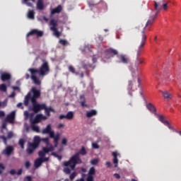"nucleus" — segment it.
Listing matches in <instances>:
<instances>
[{
	"mask_svg": "<svg viewBox=\"0 0 181 181\" xmlns=\"http://www.w3.org/2000/svg\"><path fill=\"white\" fill-rule=\"evenodd\" d=\"M28 71L30 73L31 76L29 75V74H25L26 80L31 78L33 83L35 84V86H40V84H42V81L39 77H37V74H38L40 77L47 76V74L50 73V66H49L48 62H44L39 69L30 68L28 69Z\"/></svg>",
	"mask_w": 181,
	"mask_h": 181,
	"instance_id": "nucleus-1",
	"label": "nucleus"
},
{
	"mask_svg": "<svg viewBox=\"0 0 181 181\" xmlns=\"http://www.w3.org/2000/svg\"><path fill=\"white\" fill-rule=\"evenodd\" d=\"M80 155H82L83 156L87 155V150H86V147L82 146L80 151L71 156L68 161H64L63 163L64 166H65L64 172L66 175H70V173H71V170H75L77 165L83 163V160L80 158Z\"/></svg>",
	"mask_w": 181,
	"mask_h": 181,
	"instance_id": "nucleus-2",
	"label": "nucleus"
},
{
	"mask_svg": "<svg viewBox=\"0 0 181 181\" xmlns=\"http://www.w3.org/2000/svg\"><path fill=\"white\" fill-rule=\"evenodd\" d=\"M156 17L150 16L148 20L147 21L144 30L141 32V42L140 43V50L142 49L143 46H145L146 43V33L151 30V26L153 25V22H155Z\"/></svg>",
	"mask_w": 181,
	"mask_h": 181,
	"instance_id": "nucleus-3",
	"label": "nucleus"
},
{
	"mask_svg": "<svg viewBox=\"0 0 181 181\" xmlns=\"http://www.w3.org/2000/svg\"><path fill=\"white\" fill-rule=\"evenodd\" d=\"M42 134L44 135L49 134V138L54 139V148H57L59 141H60V134H54V131L52 130V124H47V127L42 130Z\"/></svg>",
	"mask_w": 181,
	"mask_h": 181,
	"instance_id": "nucleus-4",
	"label": "nucleus"
},
{
	"mask_svg": "<svg viewBox=\"0 0 181 181\" xmlns=\"http://www.w3.org/2000/svg\"><path fill=\"white\" fill-rule=\"evenodd\" d=\"M40 145V136H35L33 139V142H28L26 152L28 155H32L35 150L37 149V147Z\"/></svg>",
	"mask_w": 181,
	"mask_h": 181,
	"instance_id": "nucleus-5",
	"label": "nucleus"
},
{
	"mask_svg": "<svg viewBox=\"0 0 181 181\" xmlns=\"http://www.w3.org/2000/svg\"><path fill=\"white\" fill-rule=\"evenodd\" d=\"M139 86H141V79H139V78H137L136 81H135V78L132 81H129L127 90L129 95H132V92L136 91Z\"/></svg>",
	"mask_w": 181,
	"mask_h": 181,
	"instance_id": "nucleus-6",
	"label": "nucleus"
},
{
	"mask_svg": "<svg viewBox=\"0 0 181 181\" xmlns=\"http://www.w3.org/2000/svg\"><path fill=\"white\" fill-rule=\"evenodd\" d=\"M140 47H141V45L139 46L138 49H136V58L135 61V66H136V70L137 71H139V66L145 63V60L144 59V58L139 57V56H141V54L144 50V46L141 47V49H140Z\"/></svg>",
	"mask_w": 181,
	"mask_h": 181,
	"instance_id": "nucleus-7",
	"label": "nucleus"
},
{
	"mask_svg": "<svg viewBox=\"0 0 181 181\" xmlns=\"http://www.w3.org/2000/svg\"><path fill=\"white\" fill-rule=\"evenodd\" d=\"M49 29L52 30V32L54 33V35L56 37H59L62 36V33L59 31V29H57V21L55 19H52L49 21Z\"/></svg>",
	"mask_w": 181,
	"mask_h": 181,
	"instance_id": "nucleus-8",
	"label": "nucleus"
},
{
	"mask_svg": "<svg viewBox=\"0 0 181 181\" xmlns=\"http://www.w3.org/2000/svg\"><path fill=\"white\" fill-rule=\"evenodd\" d=\"M154 115L155 117H156V118H158L160 122H162V124L165 125V127H168L169 129H173V127L172 126V124H170L169 121L166 120V117H165V116H163V115H159L158 113H154Z\"/></svg>",
	"mask_w": 181,
	"mask_h": 181,
	"instance_id": "nucleus-9",
	"label": "nucleus"
},
{
	"mask_svg": "<svg viewBox=\"0 0 181 181\" xmlns=\"http://www.w3.org/2000/svg\"><path fill=\"white\" fill-rule=\"evenodd\" d=\"M32 103V111L35 114H37V112H40V111L43 110L45 109V103H37V100Z\"/></svg>",
	"mask_w": 181,
	"mask_h": 181,
	"instance_id": "nucleus-10",
	"label": "nucleus"
},
{
	"mask_svg": "<svg viewBox=\"0 0 181 181\" xmlns=\"http://www.w3.org/2000/svg\"><path fill=\"white\" fill-rule=\"evenodd\" d=\"M105 54L106 59H110V57H114V56L118 55V51L113 48H109L105 49Z\"/></svg>",
	"mask_w": 181,
	"mask_h": 181,
	"instance_id": "nucleus-11",
	"label": "nucleus"
},
{
	"mask_svg": "<svg viewBox=\"0 0 181 181\" xmlns=\"http://www.w3.org/2000/svg\"><path fill=\"white\" fill-rule=\"evenodd\" d=\"M31 91L33 93V95H31V103H35V101H37V98H40V90L34 87L32 88Z\"/></svg>",
	"mask_w": 181,
	"mask_h": 181,
	"instance_id": "nucleus-12",
	"label": "nucleus"
},
{
	"mask_svg": "<svg viewBox=\"0 0 181 181\" xmlns=\"http://www.w3.org/2000/svg\"><path fill=\"white\" fill-rule=\"evenodd\" d=\"M29 36H37V37H42V36H43V31L37 29H33L27 34V37H29Z\"/></svg>",
	"mask_w": 181,
	"mask_h": 181,
	"instance_id": "nucleus-13",
	"label": "nucleus"
},
{
	"mask_svg": "<svg viewBox=\"0 0 181 181\" xmlns=\"http://www.w3.org/2000/svg\"><path fill=\"white\" fill-rule=\"evenodd\" d=\"M117 58L119 59V63H122L123 64H128L129 63V57L127 54H122L117 55Z\"/></svg>",
	"mask_w": 181,
	"mask_h": 181,
	"instance_id": "nucleus-14",
	"label": "nucleus"
},
{
	"mask_svg": "<svg viewBox=\"0 0 181 181\" xmlns=\"http://www.w3.org/2000/svg\"><path fill=\"white\" fill-rule=\"evenodd\" d=\"M15 151V148H13V146H7L4 150L2 151L3 155H6V156H11Z\"/></svg>",
	"mask_w": 181,
	"mask_h": 181,
	"instance_id": "nucleus-15",
	"label": "nucleus"
},
{
	"mask_svg": "<svg viewBox=\"0 0 181 181\" xmlns=\"http://www.w3.org/2000/svg\"><path fill=\"white\" fill-rule=\"evenodd\" d=\"M94 175H95V168L91 167L88 173L86 180L94 181Z\"/></svg>",
	"mask_w": 181,
	"mask_h": 181,
	"instance_id": "nucleus-16",
	"label": "nucleus"
},
{
	"mask_svg": "<svg viewBox=\"0 0 181 181\" xmlns=\"http://www.w3.org/2000/svg\"><path fill=\"white\" fill-rule=\"evenodd\" d=\"M0 78L1 81H8V80H11V78H12V75L6 72L1 73Z\"/></svg>",
	"mask_w": 181,
	"mask_h": 181,
	"instance_id": "nucleus-17",
	"label": "nucleus"
},
{
	"mask_svg": "<svg viewBox=\"0 0 181 181\" xmlns=\"http://www.w3.org/2000/svg\"><path fill=\"white\" fill-rule=\"evenodd\" d=\"M43 110H45V115H47V117H50L51 112H56V111L54 110V109H53V107H52V106L47 107L46 103H45V108Z\"/></svg>",
	"mask_w": 181,
	"mask_h": 181,
	"instance_id": "nucleus-18",
	"label": "nucleus"
},
{
	"mask_svg": "<svg viewBox=\"0 0 181 181\" xmlns=\"http://www.w3.org/2000/svg\"><path fill=\"white\" fill-rule=\"evenodd\" d=\"M63 11V6L58 5L57 7L51 10V16L56 15V13H60Z\"/></svg>",
	"mask_w": 181,
	"mask_h": 181,
	"instance_id": "nucleus-19",
	"label": "nucleus"
},
{
	"mask_svg": "<svg viewBox=\"0 0 181 181\" xmlns=\"http://www.w3.org/2000/svg\"><path fill=\"white\" fill-rule=\"evenodd\" d=\"M15 112H11L10 115H7L6 119L7 122L13 124V122L15 121Z\"/></svg>",
	"mask_w": 181,
	"mask_h": 181,
	"instance_id": "nucleus-20",
	"label": "nucleus"
},
{
	"mask_svg": "<svg viewBox=\"0 0 181 181\" xmlns=\"http://www.w3.org/2000/svg\"><path fill=\"white\" fill-rule=\"evenodd\" d=\"M146 108L150 112H152L154 115L156 114V107L151 103L146 105Z\"/></svg>",
	"mask_w": 181,
	"mask_h": 181,
	"instance_id": "nucleus-21",
	"label": "nucleus"
},
{
	"mask_svg": "<svg viewBox=\"0 0 181 181\" xmlns=\"http://www.w3.org/2000/svg\"><path fill=\"white\" fill-rule=\"evenodd\" d=\"M30 1L33 3H30ZM36 2V0H22L21 4L29 6L30 8H33V4Z\"/></svg>",
	"mask_w": 181,
	"mask_h": 181,
	"instance_id": "nucleus-22",
	"label": "nucleus"
},
{
	"mask_svg": "<svg viewBox=\"0 0 181 181\" xmlns=\"http://www.w3.org/2000/svg\"><path fill=\"white\" fill-rule=\"evenodd\" d=\"M36 6L38 11H43V9H45V3L43 2V0H37Z\"/></svg>",
	"mask_w": 181,
	"mask_h": 181,
	"instance_id": "nucleus-23",
	"label": "nucleus"
},
{
	"mask_svg": "<svg viewBox=\"0 0 181 181\" xmlns=\"http://www.w3.org/2000/svg\"><path fill=\"white\" fill-rule=\"evenodd\" d=\"M163 1H160V2H154V9L155 11H158V12H160V11H162V8H163V4H162Z\"/></svg>",
	"mask_w": 181,
	"mask_h": 181,
	"instance_id": "nucleus-24",
	"label": "nucleus"
},
{
	"mask_svg": "<svg viewBox=\"0 0 181 181\" xmlns=\"http://www.w3.org/2000/svg\"><path fill=\"white\" fill-rule=\"evenodd\" d=\"M42 116H40V114L37 115L34 119H30L31 124H39L42 121Z\"/></svg>",
	"mask_w": 181,
	"mask_h": 181,
	"instance_id": "nucleus-25",
	"label": "nucleus"
},
{
	"mask_svg": "<svg viewBox=\"0 0 181 181\" xmlns=\"http://www.w3.org/2000/svg\"><path fill=\"white\" fill-rule=\"evenodd\" d=\"M54 148H55L54 146H53V145L50 144L49 148L43 147L42 151L46 155V153H49V152H53L54 151Z\"/></svg>",
	"mask_w": 181,
	"mask_h": 181,
	"instance_id": "nucleus-26",
	"label": "nucleus"
},
{
	"mask_svg": "<svg viewBox=\"0 0 181 181\" xmlns=\"http://www.w3.org/2000/svg\"><path fill=\"white\" fill-rule=\"evenodd\" d=\"M161 93L163 94V97L165 100H172V98H173V95L166 90L161 91Z\"/></svg>",
	"mask_w": 181,
	"mask_h": 181,
	"instance_id": "nucleus-27",
	"label": "nucleus"
},
{
	"mask_svg": "<svg viewBox=\"0 0 181 181\" xmlns=\"http://www.w3.org/2000/svg\"><path fill=\"white\" fill-rule=\"evenodd\" d=\"M112 155L113 156V163L115 164V168H117L118 166V153L113 151Z\"/></svg>",
	"mask_w": 181,
	"mask_h": 181,
	"instance_id": "nucleus-28",
	"label": "nucleus"
},
{
	"mask_svg": "<svg viewBox=\"0 0 181 181\" xmlns=\"http://www.w3.org/2000/svg\"><path fill=\"white\" fill-rule=\"evenodd\" d=\"M30 100L32 101V93H28L25 97L24 100V105H25V107H28V105H29V101Z\"/></svg>",
	"mask_w": 181,
	"mask_h": 181,
	"instance_id": "nucleus-29",
	"label": "nucleus"
},
{
	"mask_svg": "<svg viewBox=\"0 0 181 181\" xmlns=\"http://www.w3.org/2000/svg\"><path fill=\"white\" fill-rule=\"evenodd\" d=\"M42 163H43V160H42V158H38L35 159L34 162V166L36 168H40V166H42Z\"/></svg>",
	"mask_w": 181,
	"mask_h": 181,
	"instance_id": "nucleus-30",
	"label": "nucleus"
},
{
	"mask_svg": "<svg viewBox=\"0 0 181 181\" xmlns=\"http://www.w3.org/2000/svg\"><path fill=\"white\" fill-rule=\"evenodd\" d=\"M95 115H97V110H91L86 112L87 118H91V117H95Z\"/></svg>",
	"mask_w": 181,
	"mask_h": 181,
	"instance_id": "nucleus-31",
	"label": "nucleus"
},
{
	"mask_svg": "<svg viewBox=\"0 0 181 181\" xmlns=\"http://www.w3.org/2000/svg\"><path fill=\"white\" fill-rule=\"evenodd\" d=\"M74 118V113L73 112H68L66 115V119H73Z\"/></svg>",
	"mask_w": 181,
	"mask_h": 181,
	"instance_id": "nucleus-32",
	"label": "nucleus"
},
{
	"mask_svg": "<svg viewBox=\"0 0 181 181\" xmlns=\"http://www.w3.org/2000/svg\"><path fill=\"white\" fill-rule=\"evenodd\" d=\"M31 128L33 129V131H34V132H37V134H39V132H40V129L39 128V127L35 124H33L31 126Z\"/></svg>",
	"mask_w": 181,
	"mask_h": 181,
	"instance_id": "nucleus-33",
	"label": "nucleus"
},
{
	"mask_svg": "<svg viewBox=\"0 0 181 181\" xmlns=\"http://www.w3.org/2000/svg\"><path fill=\"white\" fill-rule=\"evenodd\" d=\"M28 17L29 19H35V11L33 10H30L28 13Z\"/></svg>",
	"mask_w": 181,
	"mask_h": 181,
	"instance_id": "nucleus-34",
	"label": "nucleus"
},
{
	"mask_svg": "<svg viewBox=\"0 0 181 181\" xmlns=\"http://www.w3.org/2000/svg\"><path fill=\"white\" fill-rule=\"evenodd\" d=\"M69 71H70L71 73H72L73 74H76V76L78 75V72H76V69H74V67L71 65H70L69 67Z\"/></svg>",
	"mask_w": 181,
	"mask_h": 181,
	"instance_id": "nucleus-35",
	"label": "nucleus"
},
{
	"mask_svg": "<svg viewBox=\"0 0 181 181\" xmlns=\"http://www.w3.org/2000/svg\"><path fill=\"white\" fill-rule=\"evenodd\" d=\"M8 88H6V85L5 83H2L0 85V91H3V93H6Z\"/></svg>",
	"mask_w": 181,
	"mask_h": 181,
	"instance_id": "nucleus-36",
	"label": "nucleus"
},
{
	"mask_svg": "<svg viewBox=\"0 0 181 181\" xmlns=\"http://www.w3.org/2000/svg\"><path fill=\"white\" fill-rule=\"evenodd\" d=\"M8 105V99L4 100L2 103L0 102V108H5Z\"/></svg>",
	"mask_w": 181,
	"mask_h": 181,
	"instance_id": "nucleus-37",
	"label": "nucleus"
},
{
	"mask_svg": "<svg viewBox=\"0 0 181 181\" xmlns=\"http://www.w3.org/2000/svg\"><path fill=\"white\" fill-rule=\"evenodd\" d=\"M59 43L62 45V46H67L69 45V42L66 40L60 39L59 41Z\"/></svg>",
	"mask_w": 181,
	"mask_h": 181,
	"instance_id": "nucleus-38",
	"label": "nucleus"
},
{
	"mask_svg": "<svg viewBox=\"0 0 181 181\" xmlns=\"http://www.w3.org/2000/svg\"><path fill=\"white\" fill-rule=\"evenodd\" d=\"M18 144L22 149L25 148V140H23V139H21Z\"/></svg>",
	"mask_w": 181,
	"mask_h": 181,
	"instance_id": "nucleus-39",
	"label": "nucleus"
},
{
	"mask_svg": "<svg viewBox=\"0 0 181 181\" xmlns=\"http://www.w3.org/2000/svg\"><path fill=\"white\" fill-rule=\"evenodd\" d=\"M40 142H44L45 144H46V145H49V139L47 137L45 138H40Z\"/></svg>",
	"mask_w": 181,
	"mask_h": 181,
	"instance_id": "nucleus-40",
	"label": "nucleus"
},
{
	"mask_svg": "<svg viewBox=\"0 0 181 181\" xmlns=\"http://www.w3.org/2000/svg\"><path fill=\"white\" fill-rule=\"evenodd\" d=\"M52 156H54V158H57V159H59V160H62V158H63L62 156L57 154L55 152H52Z\"/></svg>",
	"mask_w": 181,
	"mask_h": 181,
	"instance_id": "nucleus-41",
	"label": "nucleus"
},
{
	"mask_svg": "<svg viewBox=\"0 0 181 181\" xmlns=\"http://www.w3.org/2000/svg\"><path fill=\"white\" fill-rule=\"evenodd\" d=\"M76 176H77V173L76 172H74L72 173L70 175H69V179L71 180H74V179L76 177Z\"/></svg>",
	"mask_w": 181,
	"mask_h": 181,
	"instance_id": "nucleus-42",
	"label": "nucleus"
},
{
	"mask_svg": "<svg viewBox=\"0 0 181 181\" xmlns=\"http://www.w3.org/2000/svg\"><path fill=\"white\" fill-rule=\"evenodd\" d=\"M82 67H83V69H84V70H88V69H89V67L90 68L93 67V65L91 64H85L82 66Z\"/></svg>",
	"mask_w": 181,
	"mask_h": 181,
	"instance_id": "nucleus-43",
	"label": "nucleus"
},
{
	"mask_svg": "<svg viewBox=\"0 0 181 181\" xmlns=\"http://www.w3.org/2000/svg\"><path fill=\"white\" fill-rule=\"evenodd\" d=\"M0 139L3 140V142L4 144V145H6L8 144V139H6V137L5 136H0Z\"/></svg>",
	"mask_w": 181,
	"mask_h": 181,
	"instance_id": "nucleus-44",
	"label": "nucleus"
},
{
	"mask_svg": "<svg viewBox=\"0 0 181 181\" xmlns=\"http://www.w3.org/2000/svg\"><path fill=\"white\" fill-rule=\"evenodd\" d=\"M4 170H5V165H4L2 163H0V175L4 173Z\"/></svg>",
	"mask_w": 181,
	"mask_h": 181,
	"instance_id": "nucleus-45",
	"label": "nucleus"
},
{
	"mask_svg": "<svg viewBox=\"0 0 181 181\" xmlns=\"http://www.w3.org/2000/svg\"><path fill=\"white\" fill-rule=\"evenodd\" d=\"M38 155H39L40 158H43L46 156V154L42 151H40L38 152Z\"/></svg>",
	"mask_w": 181,
	"mask_h": 181,
	"instance_id": "nucleus-46",
	"label": "nucleus"
},
{
	"mask_svg": "<svg viewBox=\"0 0 181 181\" xmlns=\"http://www.w3.org/2000/svg\"><path fill=\"white\" fill-rule=\"evenodd\" d=\"M92 148L93 149H100V146L97 143H92Z\"/></svg>",
	"mask_w": 181,
	"mask_h": 181,
	"instance_id": "nucleus-47",
	"label": "nucleus"
},
{
	"mask_svg": "<svg viewBox=\"0 0 181 181\" xmlns=\"http://www.w3.org/2000/svg\"><path fill=\"white\" fill-rule=\"evenodd\" d=\"M98 163V159H93L90 160L91 165H97Z\"/></svg>",
	"mask_w": 181,
	"mask_h": 181,
	"instance_id": "nucleus-48",
	"label": "nucleus"
},
{
	"mask_svg": "<svg viewBox=\"0 0 181 181\" xmlns=\"http://www.w3.org/2000/svg\"><path fill=\"white\" fill-rule=\"evenodd\" d=\"M8 173L13 176V175H16V170L15 169H12L8 172Z\"/></svg>",
	"mask_w": 181,
	"mask_h": 181,
	"instance_id": "nucleus-49",
	"label": "nucleus"
},
{
	"mask_svg": "<svg viewBox=\"0 0 181 181\" xmlns=\"http://www.w3.org/2000/svg\"><path fill=\"white\" fill-rule=\"evenodd\" d=\"M25 167L26 169H29V168H30V161H27L25 163Z\"/></svg>",
	"mask_w": 181,
	"mask_h": 181,
	"instance_id": "nucleus-50",
	"label": "nucleus"
},
{
	"mask_svg": "<svg viewBox=\"0 0 181 181\" xmlns=\"http://www.w3.org/2000/svg\"><path fill=\"white\" fill-rule=\"evenodd\" d=\"M12 136H13V133L12 132H9L8 134H7V138L8 139H11V138H12Z\"/></svg>",
	"mask_w": 181,
	"mask_h": 181,
	"instance_id": "nucleus-51",
	"label": "nucleus"
},
{
	"mask_svg": "<svg viewBox=\"0 0 181 181\" xmlns=\"http://www.w3.org/2000/svg\"><path fill=\"white\" fill-rule=\"evenodd\" d=\"M62 144L64 146L67 145V139L64 138L62 141Z\"/></svg>",
	"mask_w": 181,
	"mask_h": 181,
	"instance_id": "nucleus-52",
	"label": "nucleus"
},
{
	"mask_svg": "<svg viewBox=\"0 0 181 181\" xmlns=\"http://www.w3.org/2000/svg\"><path fill=\"white\" fill-rule=\"evenodd\" d=\"M162 9L164 11H168V4H163Z\"/></svg>",
	"mask_w": 181,
	"mask_h": 181,
	"instance_id": "nucleus-53",
	"label": "nucleus"
},
{
	"mask_svg": "<svg viewBox=\"0 0 181 181\" xmlns=\"http://www.w3.org/2000/svg\"><path fill=\"white\" fill-rule=\"evenodd\" d=\"M42 163L44 162H49V157H42Z\"/></svg>",
	"mask_w": 181,
	"mask_h": 181,
	"instance_id": "nucleus-54",
	"label": "nucleus"
},
{
	"mask_svg": "<svg viewBox=\"0 0 181 181\" xmlns=\"http://www.w3.org/2000/svg\"><path fill=\"white\" fill-rule=\"evenodd\" d=\"M17 107L18 108H21V110H23V104L22 103H19L18 105H17Z\"/></svg>",
	"mask_w": 181,
	"mask_h": 181,
	"instance_id": "nucleus-55",
	"label": "nucleus"
},
{
	"mask_svg": "<svg viewBox=\"0 0 181 181\" xmlns=\"http://www.w3.org/2000/svg\"><path fill=\"white\" fill-rule=\"evenodd\" d=\"M24 181H32V177L27 176L25 177Z\"/></svg>",
	"mask_w": 181,
	"mask_h": 181,
	"instance_id": "nucleus-56",
	"label": "nucleus"
},
{
	"mask_svg": "<svg viewBox=\"0 0 181 181\" xmlns=\"http://www.w3.org/2000/svg\"><path fill=\"white\" fill-rule=\"evenodd\" d=\"M114 177H115L116 179H121V176H120L119 174H118V173H115V174H114Z\"/></svg>",
	"mask_w": 181,
	"mask_h": 181,
	"instance_id": "nucleus-57",
	"label": "nucleus"
},
{
	"mask_svg": "<svg viewBox=\"0 0 181 181\" xmlns=\"http://www.w3.org/2000/svg\"><path fill=\"white\" fill-rule=\"evenodd\" d=\"M22 172H23V170L22 168L19 169L18 170V172L16 173V174L18 175V176H21V175H22Z\"/></svg>",
	"mask_w": 181,
	"mask_h": 181,
	"instance_id": "nucleus-58",
	"label": "nucleus"
},
{
	"mask_svg": "<svg viewBox=\"0 0 181 181\" xmlns=\"http://www.w3.org/2000/svg\"><path fill=\"white\" fill-rule=\"evenodd\" d=\"M40 115L41 116V121L42 120H46V119H47V117H46V116H44L43 115H42V114H40Z\"/></svg>",
	"mask_w": 181,
	"mask_h": 181,
	"instance_id": "nucleus-59",
	"label": "nucleus"
},
{
	"mask_svg": "<svg viewBox=\"0 0 181 181\" xmlns=\"http://www.w3.org/2000/svg\"><path fill=\"white\" fill-rule=\"evenodd\" d=\"M2 117H5V112L4 111H0V118H2Z\"/></svg>",
	"mask_w": 181,
	"mask_h": 181,
	"instance_id": "nucleus-60",
	"label": "nucleus"
},
{
	"mask_svg": "<svg viewBox=\"0 0 181 181\" xmlns=\"http://www.w3.org/2000/svg\"><path fill=\"white\" fill-rule=\"evenodd\" d=\"M59 119H64L66 118V115H60L59 117Z\"/></svg>",
	"mask_w": 181,
	"mask_h": 181,
	"instance_id": "nucleus-61",
	"label": "nucleus"
},
{
	"mask_svg": "<svg viewBox=\"0 0 181 181\" xmlns=\"http://www.w3.org/2000/svg\"><path fill=\"white\" fill-rule=\"evenodd\" d=\"M81 107H87V105H86V102L83 101L81 103Z\"/></svg>",
	"mask_w": 181,
	"mask_h": 181,
	"instance_id": "nucleus-62",
	"label": "nucleus"
},
{
	"mask_svg": "<svg viewBox=\"0 0 181 181\" xmlns=\"http://www.w3.org/2000/svg\"><path fill=\"white\" fill-rule=\"evenodd\" d=\"M92 60L93 63H97V58L95 57H93Z\"/></svg>",
	"mask_w": 181,
	"mask_h": 181,
	"instance_id": "nucleus-63",
	"label": "nucleus"
},
{
	"mask_svg": "<svg viewBox=\"0 0 181 181\" xmlns=\"http://www.w3.org/2000/svg\"><path fill=\"white\" fill-rule=\"evenodd\" d=\"M76 181H84V178H81V179H78V180H76Z\"/></svg>",
	"mask_w": 181,
	"mask_h": 181,
	"instance_id": "nucleus-64",
	"label": "nucleus"
}]
</instances>
